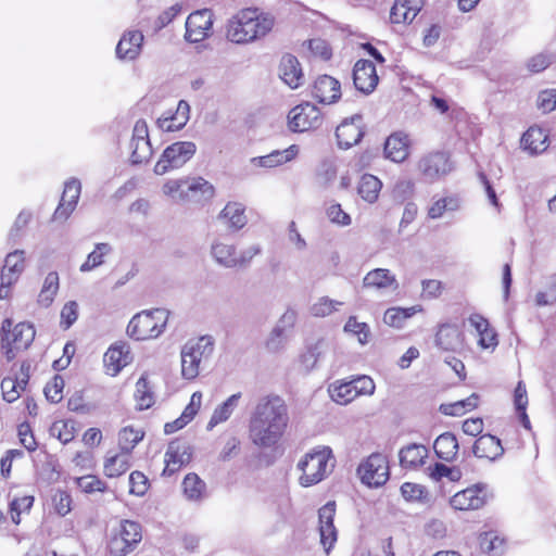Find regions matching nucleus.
I'll return each mask as SVG.
<instances>
[{
    "label": "nucleus",
    "instance_id": "obj_24",
    "mask_svg": "<svg viewBox=\"0 0 556 556\" xmlns=\"http://www.w3.org/2000/svg\"><path fill=\"white\" fill-rule=\"evenodd\" d=\"M472 453L478 458L495 460L504 454L501 440L492 434H482L473 443Z\"/></svg>",
    "mask_w": 556,
    "mask_h": 556
},
{
    "label": "nucleus",
    "instance_id": "obj_45",
    "mask_svg": "<svg viewBox=\"0 0 556 556\" xmlns=\"http://www.w3.org/2000/svg\"><path fill=\"white\" fill-rule=\"evenodd\" d=\"M479 545L483 553L491 556H500L504 552V540L493 531L481 533L479 535Z\"/></svg>",
    "mask_w": 556,
    "mask_h": 556
},
{
    "label": "nucleus",
    "instance_id": "obj_18",
    "mask_svg": "<svg viewBox=\"0 0 556 556\" xmlns=\"http://www.w3.org/2000/svg\"><path fill=\"white\" fill-rule=\"evenodd\" d=\"M278 74L280 79L291 89H296L304 84V73L298 58L286 53L281 56Z\"/></svg>",
    "mask_w": 556,
    "mask_h": 556
},
{
    "label": "nucleus",
    "instance_id": "obj_1",
    "mask_svg": "<svg viewBox=\"0 0 556 556\" xmlns=\"http://www.w3.org/2000/svg\"><path fill=\"white\" fill-rule=\"evenodd\" d=\"M289 424L288 406L276 394L258 399L249 422V438L261 448L275 446L282 438Z\"/></svg>",
    "mask_w": 556,
    "mask_h": 556
},
{
    "label": "nucleus",
    "instance_id": "obj_61",
    "mask_svg": "<svg viewBox=\"0 0 556 556\" xmlns=\"http://www.w3.org/2000/svg\"><path fill=\"white\" fill-rule=\"evenodd\" d=\"M536 105L543 113L556 110V89H546L539 93Z\"/></svg>",
    "mask_w": 556,
    "mask_h": 556
},
{
    "label": "nucleus",
    "instance_id": "obj_20",
    "mask_svg": "<svg viewBox=\"0 0 556 556\" xmlns=\"http://www.w3.org/2000/svg\"><path fill=\"white\" fill-rule=\"evenodd\" d=\"M189 191H201L205 197H213L214 187L207 180L202 177L193 179L191 182L187 179H172L164 184L163 192L166 195L175 197L176 194L182 195L185 192V187Z\"/></svg>",
    "mask_w": 556,
    "mask_h": 556
},
{
    "label": "nucleus",
    "instance_id": "obj_4",
    "mask_svg": "<svg viewBox=\"0 0 556 556\" xmlns=\"http://www.w3.org/2000/svg\"><path fill=\"white\" fill-rule=\"evenodd\" d=\"M214 351V340L203 336L198 340L188 341L181 349V375L185 379H194L200 372V365L207 359Z\"/></svg>",
    "mask_w": 556,
    "mask_h": 556
},
{
    "label": "nucleus",
    "instance_id": "obj_30",
    "mask_svg": "<svg viewBox=\"0 0 556 556\" xmlns=\"http://www.w3.org/2000/svg\"><path fill=\"white\" fill-rule=\"evenodd\" d=\"M298 152V146L292 144L286 150H275L267 155L253 157L252 163L256 166L271 168L291 161L295 157Z\"/></svg>",
    "mask_w": 556,
    "mask_h": 556
},
{
    "label": "nucleus",
    "instance_id": "obj_47",
    "mask_svg": "<svg viewBox=\"0 0 556 556\" xmlns=\"http://www.w3.org/2000/svg\"><path fill=\"white\" fill-rule=\"evenodd\" d=\"M112 248L109 243H97L96 249L88 254L87 260L81 264L80 271H90L103 264V256L109 254Z\"/></svg>",
    "mask_w": 556,
    "mask_h": 556
},
{
    "label": "nucleus",
    "instance_id": "obj_36",
    "mask_svg": "<svg viewBox=\"0 0 556 556\" xmlns=\"http://www.w3.org/2000/svg\"><path fill=\"white\" fill-rule=\"evenodd\" d=\"M211 255L220 266L225 268H236L237 248L233 244H226L215 241L211 247Z\"/></svg>",
    "mask_w": 556,
    "mask_h": 556
},
{
    "label": "nucleus",
    "instance_id": "obj_48",
    "mask_svg": "<svg viewBox=\"0 0 556 556\" xmlns=\"http://www.w3.org/2000/svg\"><path fill=\"white\" fill-rule=\"evenodd\" d=\"M130 161L134 165L147 163L152 156V147L150 139L130 142Z\"/></svg>",
    "mask_w": 556,
    "mask_h": 556
},
{
    "label": "nucleus",
    "instance_id": "obj_19",
    "mask_svg": "<svg viewBox=\"0 0 556 556\" xmlns=\"http://www.w3.org/2000/svg\"><path fill=\"white\" fill-rule=\"evenodd\" d=\"M312 96L320 103H334L341 97V85L332 76L320 75L314 81Z\"/></svg>",
    "mask_w": 556,
    "mask_h": 556
},
{
    "label": "nucleus",
    "instance_id": "obj_59",
    "mask_svg": "<svg viewBox=\"0 0 556 556\" xmlns=\"http://www.w3.org/2000/svg\"><path fill=\"white\" fill-rule=\"evenodd\" d=\"M1 390L3 400L13 403L21 395V384L15 377H5L1 381Z\"/></svg>",
    "mask_w": 556,
    "mask_h": 556
},
{
    "label": "nucleus",
    "instance_id": "obj_16",
    "mask_svg": "<svg viewBox=\"0 0 556 556\" xmlns=\"http://www.w3.org/2000/svg\"><path fill=\"white\" fill-rule=\"evenodd\" d=\"M336 515V503L328 502L318 510L320 543L328 554L337 542V529L333 525Z\"/></svg>",
    "mask_w": 556,
    "mask_h": 556
},
{
    "label": "nucleus",
    "instance_id": "obj_63",
    "mask_svg": "<svg viewBox=\"0 0 556 556\" xmlns=\"http://www.w3.org/2000/svg\"><path fill=\"white\" fill-rule=\"evenodd\" d=\"M129 492L137 496H142L148 490V478L141 471H132L129 476Z\"/></svg>",
    "mask_w": 556,
    "mask_h": 556
},
{
    "label": "nucleus",
    "instance_id": "obj_58",
    "mask_svg": "<svg viewBox=\"0 0 556 556\" xmlns=\"http://www.w3.org/2000/svg\"><path fill=\"white\" fill-rule=\"evenodd\" d=\"M344 331L356 334L361 344H366L370 334V329L366 323H358L356 317L351 316L344 325Z\"/></svg>",
    "mask_w": 556,
    "mask_h": 556
},
{
    "label": "nucleus",
    "instance_id": "obj_51",
    "mask_svg": "<svg viewBox=\"0 0 556 556\" xmlns=\"http://www.w3.org/2000/svg\"><path fill=\"white\" fill-rule=\"evenodd\" d=\"M413 308L391 307L384 312L383 321L388 326L401 328L404 321L413 315Z\"/></svg>",
    "mask_w": 556,
    "mask_h": 556
},
{
    "label": "nucleus",
    "instance_id": "obj_46",
    "mask_svg": "<svg viewBox=\"0 0 556 556\" xmlns=\"http://www.w3.org/2000/svg\"><path fill=\"white\" fill-rule=\"evenodd\" d=\"M357 389L358 386H353V382L341 383L339 386L331 384L329 387V394L338 404H348L358 394Z\"/></svg>",
    "mask_w": 556,
    "mask_h": 556
},
{
    "label": "nucleus",
    "instance_id": "obj_38",
    "mask_svg": "<svg viewBox=\"0 0 556 556\" xmlns=\"http://www.w3.org/2000/svg\"><path fill=\"white\" fill-rule=\"evenodd\" d=\"M144 37H121L116 46V56L119 60H135L142 47Z\"/></svg>",
    "mask_w": 556,
    "mask_h": 556
},
{
    "label": "nucleus",
    "instance_id": "obj_54",
    "mask_svg": "<svg viewBox=\"0 0 556 556\" xmlns=\"http://www.w3.org/2000/svg\"><path fill=\"white\" fill-rule=\"evenodd\" d=\"M12 325L13 320L5 318L1 326V348L8 362L13 361L16 356V352L18 351L10 341V329Z\"/></svg>",
    "mask_w": 556,
    "mask_h": 556
},
{
    "label": "nucleus",
    "instance_id": "obj_60",
    "mask_svg": "<svg viewBox=\"0 0 556 556\" xmlns=\"http://www.w3.org/2000/svg\"><path fill=\"white\" fill-rule=\"evenodd\" d=\"M52 431L58 432L59 440L66 444L75 437V422L73 420L56 421L52 426Z\"/></svg>",
    "mask_w": 556,
    "mask_h": 556
},
{
    "label": "nucleus",
    "instance_id": "obj_28",
    "mask_svg": "<svg viewBox=\"0 0 556 556\" xmlns=\"http://www.w3.org/2000/svg\"><path fill=\"white\" fill-rule=\"evenodd\" d=\"M213 25V12L202 9L192 12L186 21V35H208Z\"/></svg>",
    "mask_w": 556,
    "mask_h": 556
},
{
    "label": "nucleus",
    "instance_id": "obj_62",
    "mask_svg": "<svg viewBox=\"0 0 556 556\" xmlns=\"http://www.w3.org/2000/svg\"><path fill=\"white\" fill-rule=\"evenodd\" d=\"M77 485L86 493L102 492L105 483L96 476H84L77 479Z\"/></svg>",
    "mask_w": 556,
    "mask_h": 556
},
{
    "label": "nucleus",
    "instance_id": "obj_33",
    "mask_svg": "<svg viewBox=\"0 0 556 556\" xmlns=\"http://www.w3.org/2000/svg\"><path fill=\"white\" fill-rule=\"evenodd\" d=\"M548 136L544 129L540 127H530L521 138V144L525 150H528L531 154H538L544 152L547 144Z\"/></svg>",
    "mask_w": 556,
    "mask_h": 556
},
{
    "label": "nucleus",
    "instance_id": "obj_17",
    "mask_svg": "<svg viewBox=\"0 0 556 556\" xmlns=\"http://www.w3.org/2000/svg\"><path fill=\"white\" fill-rule=\"evenodd\" d=\"M81 191V184L76 178H71L65 182L64 191L61 197L59 206L54 211V220H66L74 212Z\"/></svg>",
    "mask_w": 556,
    "mask_h": 556
},
{
    "label": "nucleus",
    "instance_id": "obj_5",
    "mask_svg": "<svg viewBox=\"0 0 556 556\" xmlns=\"http://www.w3.org/2000/svg\"><path fill=\"white\" fill-rule=\"evenodd\" d=\"M332 458L330 447H320L313 452L306 453L304 458L298 464V468L302 471L300 483L303 486H311L320 482L331 470L333 464L329 468V460Z\"/></svg>",
    "mask_w": 556,
    "mask_h": 556
},
{
    "label": "nucleus",
    "instance_id": "obj_21",
    "mask_svg": "<svg viewBox=\"0 0 556 556\" xmlns=\"http://www.w3.org/2000/svg\"><path fill=\"white\" fill-rule=\"evenodd\" d=\"M190 106L187 101L180 100L175 113L168 112L156 119L157 127L167 132L180 130L189 121Z\"/></svg>",
    "mask_w": 556,
    "mask_h": 556
},
{
    "label": "nucleus",
    "instance_id": "obj_6",
    "mask_svg": "<svg viewBox=\"0 0 556 556\" xmlns=\"http://www.w3.org/2000/svg\"><path fill=\"white\" fill-rule=\"evenodd\" d=\"M197 152V146L192 141H176L166 147L156 162L153 172L164 175L169 170L182 167Z\"/></svg>",
    "mask_w": 556,
    "mask_h": 556
},
{
    "label": "nucleus",
    "instance_id": "obj_64",
    "mask_svg": "<svg viewBox=\"0 0 556 556\" xmlns=\"http://www.w3.org/2000/svg\"><path fill=\"white\" fill-rule=\"evenodd\" d=\"M61 324L68 329L78 318V304L75 301L67 302L61 311Z\"/></svg>",
    "mask_w": 556,
    "mask_h": 556
},
{
    "label": "nucleus",
    "instance_id": "obj_13",
    "mask_svg": "<svg viewBox=\"0 0 556 556\" xmlns=\"http://www.w3.org/2000/svg\"><path fill=\"white\" fill-rule=\"evenodd\" d=\"M451 506L458 510L480 509L488 503L486 485L475 484L452 496Z\"/></svg>",
    "mask_w": 556,
    "mask_h": 556
},
{
    "label": "nucleus",
    "instance_id": "obj_53",
    "mask_svg": "<svg viewBox=\"0 0 556 556\" xmlns=\"http://www.w3.org/2000/svg\"><path fill=\"white\" fill-rule=\"evenodd\" d=\"M24 269V251L16 250L9 253L4 260V266L2 270L7 271L10 276L18 278L20 274Z\"/></svg>",
    "mask_w": 556,
    "mask_h": 556
},
{
    "label": "nucleus",
    "instance_id": "obj_57",
    "mask_svg": "<svg viewBox=\"0 0 556 556\" xmlns=\"http://www.w3.org/2000/svg\"><path fill=\"white\" fill-rule=\"evenodd\" d=\"M342 304V302L331 300L328 296H323L311 306L309 312L315 317H326L337 311L338 306Z\"/></svg>",
    "mask_w": 556,
    "mask_h": 556
},
{
    "label": "nucleus",
    "instance_id": "obj_32",
    "mask_svg": "<svg viewBox=\"0 0 556 556\" xmlns=\"http://www.w3.org/2000/svg\"><path fill=\"white\" fill-rule=\"evenodd\" d=\"M458 442L452 432H444L440 434L433 444V450L437 456L445 462H453L458 453Z\"/></svg>",
    "mask_w": 556,
    "mask_h": 556
},
{
    "label": "nucleus",
    "instance_id": "obj_41",
    "mask_svg": "<svg viewBox=\"0 0 556 556\" xmlns=\"http://www.w3.org/2000/svg\"><path fill=\"white\" fill-rule=\"evenodd\" d=\"M59 275L56 271H50L43 281V286L38 295V303L41 306L48 307L54 300L59 290Z\"/></svg>",
    "mask_w": 556,
    "mask_h": 556
},
{
    "label": "nucleus",
    "instance_id": "obj_52",
    "mask_svg": "<svg viewBox=\"0 0 556 556\" xmlns=\"http://www.w3.org/2000/svg\"><path fill=\"white\" fill-rule=\"evenodd\" d=\"M305 43L314 56L320 58L323 61H329L331 59L332 49L323 37H313L305 41Z\"/></svg>",
    "mask_w": 556,
    "mask_h": 556
},
{
    "label": "nucleus",
    "instance_id": "obj_43",
    "mask_svg": "<svg viewBox=\"0 0 556 556\" xmlns=\"http://www.w3.org/2000/svg\"><path fill=\"white\" fill-rule=\"evenodd\" d=\"M205 486V482L193 472L188 473L182 481L184 493L191 501L202 500Z\"/></svg>",
    "mask_w": 556,
    "mask_h": 556
},
{
    "label": "nucleus",
    "instance_id": "obj_27",
    "mask_svg": "<svg viewBox=\"0 0 556 556\" xmlns=\"http://www.w3.org/2000/svg\"><path fill=\"white\" fill-rule=\"evenodd\" d=\"M383 152L387 159L400 163L408 156V138L405 134L397 131L390 135L386 142Z\"/></svg>",
    "mask_w": 556,
    "mask_h": 556
},
{
    "label": "nucleus",
    "instance_id": "obj_10",
    "mask_svg": "<svg viewBox=\"0 0 556 556\" xmlns=\"http://www.w3.org/2000/svg\"><path fill=\"white\" fill-rule=\"evenodd\" d=\"M296 318L298 314L293 308H288L282 314L265 341V348L267 351L277 353L285 349L289 333L296 323Z\"/></svg>",
    "mask_w": 556,
    "mask_h": 556
},
{
    "label": "nucleus",
    "instance_id": "obj_49",
    "mask_svg": "<svg viewBox=\"0 0 556 556\" xmlns=\"http://www.w3.org/2000/svg\"><path fill=\"white\" fill-rule=\"evenodd\" d=\"M430 470V477L437 481L442 478H447L450 481L456 482L459 481L463 476L462 470L458 467H448L442 463H435Z\"/></svg>",
    "mask_w": 556,
    "mask_h": 556
},
{
    "label": "nucleus",
    "instance_id": "obj_55",
    "mask_svg": "<svg viewBox=\"0 0 556 556\" xmlns=\"http://www.w3.org/2000/svg\"><path fill=\"white\" fill-rule=\"evenodd\" d=\"M64 379L55 375L45 387L46 399L51 403H59L63 399Z\"/></svg>",
    "mask_w": 556,
    "mask_h": 556
},
{
    "label": "nucleus",
    "instance_id": "obj_29",
    "mask_svg": "<svg viewBox=\"0 0 556 556\" xmlns=\"http://www.w3.org/2000/svg\"><path fill=\"white\" fill-rule=\"evenodd\" d=\"M328 351V344L324 340H318L314 344L307 345L305 351L300 355V364L305 372L316 369L318 363L321 362Z\"/></svg>",
    "mask_w": 556,
    "mask_h": 556
},
{
    "label": "nucleus",
    "instance_id": "obj_2",
    "mask_svg": "<svg viewBox=\"0 0 556 556\" xmlns=\"http://www.w3.org/2000/svg\"><path fill=\"white\" fill-rule=\"evenodd\" d=\"M274 26V17L257 8L239 11L228 23V35H267Z\"/></svg>",
    "mask_w": 556,
    "mask_h": 556
},
{
    "label": "nucleus",
    "instance_id": "obj_44",
    "mask_svg": "<svg viewBox=\"0 0 556 556\" xmlns=\"http://www.w3.org/2000/svg\"><path fill=\"white\" fill-rule=\"evenodd\" d=\"M130 467L129 454L113 455L105 459L104 472L109 478L119 477Z\"/></svg>",
    "mask_w": 556,
    "mask_h": 556
},
{
    "label": "nucleus",
    "instance_id": "obj_22",
    "mask_svg": "<svg viewBox=\"0 0 556 556\" xmlns=\"http://www.w3.org/2000/svg\"><path fill=\"white\" fill-rule=\"evenodd\" d=\"M424 7V0H395L390 12L393 24H410Z\"/></svg>",
    "mask_w": 556,
    "mask_h": 556
},
{
    "label": "nucleus",
    "instance_id": "obj_34",
    "mask_svg": "<svg viewBox=\"0 0 556 556\" xmlns=\"http://www.w3.org/2000/svg\"><path fill=\"white\" fill-rule=\"evenodd\" d=\"M363 286L365 288L377 289L392 287L393 290H396L399 288V282L395 276L390 274L389 269L376 268L367 273L363 279Z\"/></svg>",
    "mask_w": 556,
    "mask_h": 556
},
{
    "label": "nucleus",
    "instance_id": "obj_31",
    "mask_svg": "<svg viewBox=\"0 0 556 556\" xmlns=\"http://www.w3.org/2000/svg\"><path fill=\"white\" fill-rule=\"evenodd\" d=\"M428 450L421 444L412 443L400 450V465L403 468H416L424 465Z\"/></svg>",
    "mask_w": 556,
    "mask_h": 556
},
{
    "label": "nucleus",
    "instance_id": "obj_11",
    "mask_svg": "<svg viewBox=\"0 0 556 556\" xmlns=\"http://www.w3.org/2000/svg\"><path fill=\"white\" fill-rule=\"evenodd\" d=\"M418 169L426 181L432 182L452 170V163L445 152L437 151L424 155L418 162Z\"/></svg>",
    "mask_w": 556,
    "mask_h": 556
},
{
    "label": "nucleus",
    "instance_id": "obj_15",
    "mask_svg": "<svg viewBox=\"0 0 556 556\" xmlns=\"http://www.w3.org/2000/svg\"><path fill=\"white\" fill-rule=\"evenodd\" d=\"M379 83L375 64L369 60L361 59L353 67V84L355 88L364 93L370 94Z\"/></svg>",
    "mask_w": 556,
    "mask_h": 556
},
{
    "label": "nucleus",
    "instance_id": "obj_14",
    "mask_svg": "<svg viewBox=\"0 0 556 556\" xmlns=\"http://www.w3.org/2000/svg\"><path fill=\"white\" fill-rule=\"evenodd\" d=\"M191 457V447L187 442L178 439L170 441L165 453V468L163 470V476L174 475L182 466L189 464Z\"/></svg>",
    "mask_w": 556,
    "mask_h": 556
},
{
    "label": "nucleus",
    "instance_id": "obj_35",
    "mask_svg": "<svg viewBox=\"0 0 556 556\" xmlns=\"http://www.w3.org/2000/svg\"><path fill=\"white\" fill-rule=\"evenodd\" d=\"M36 331L31 324L20 323L12 325L10 329V341L16 350L27 349L35 339Z\"/></svg>",
    "mask_w": 556,
    "mask_h": 556
},
{
    "label": "nucleus",
    "instance_id": "obj_9",
    "mask_svg": "<svg viewBox=\"0 0 556 556\" xmlns=\"http://www.w3.org/2000/svg\"><path fill=\"white\" fill-rule=\"evenodd\" d=\"M357 473L362 482L370 488L383 485L389 479L387 457L380 453H372L358 466Z\"/></svg>",
    "mask_w": 556,
    "mask_h": 556
},
{
    "label": "nucleus",
    "instance_id": "obj_12",
    "mask_svg": "<svg viewBox=\"0 0 556 556\" xmlns=\"http://www.w3.org/2000/svg\"><path fill=\"white\" fill-rule=\"evenodd\" d=\"M365 134V125L362 114H354L345 118L336 129V137L341 149H350L357 144Z\"/></svg>",
    "mask_w": 556,
    "mask_h": 556
},
{
    "label": "nucleus",
    "instance_id": "obj_23",
    "mask_svg": "<svg viewBox=\"0 0 556 556\" xmlns=\"http://www.w3.org/2000/svg\"><path fill=\"white\" fill-rule=\"evenodd\" d=\"M217 218L225 223L232 232L241 230L248 224L245 206L239 202H228Z\"/></svg>",
    "mask_w": 556,
    "mask_h": 556
},
{
    "label": "nucleus",
    "instance_id": "obj_56",
    "mask_svg": "<svg viewBox=\"0 0 556 556\" xmlns=\"http://www.w3.org/2000/svg\"><path fill=\"white\" fill-rule=\"evenodd\" d=\"M401 493L408 502H425L428 497V491L424 485L412 482L403 483Z\"/></svg>",
    "mask_w": 556,
    "mask_h": 556
},
{
    "label": "nucleus",
    "instance_id": "obj_3",
    "mask_svg": "<svg viewBox=\"0 0 556 556\" xmlns=\"http://www.w3.org/2000/svg\"><path fill=\"white\" fill-rule=\"evenodd\" d=\"M168 312L163 308L142 311L136 314L127 326V334L135 340L157 338L163 333Z\"/></svg>",
    "mask_w": 556,
    "mask_h": 556
},
{
    "label": "nucleus",
    "instance_id": "obj_42",
    "mask_svg": "<svg viewBox=\"0 0 556 556\" xmlns=\"http://www.w3.org/2000/svg\"><path fill=\"white\" fill-rule=\"evenodd\" d=\"M144 432L131 426L123 428L118 433V444L123 453L130 454L143 439Z\"/></svg>",
    "mask_w": 556,
    "mask_h": 556
},
{
    "label": "nucleus",
    "instance_id": "obj_50",
    "mask_svg": "<svg viewBox=\"0 0 556 556\" xmlns=\"http://www.w3.org/2000/svg\"><path fill=\"white\" fill-rule=\"evenodd\" d=\"M34 504V496L24 495L15 497L10 502L11 519L15 525L21 522V514L28 513Z\"/></svg>",
    "mask_w": 556,
    "mask_h": 556
},
{
    "label": "nucleus",
    "instance_id": "obj_39",
    "mask_svg": "<svg viewBox=\"0 0 556 556\" xmlns=\"http://www.w3.org/2000/svg\"><path fill=\"white\" fill-rule=\"evenodd\" d=\"M381 187L382 184L376 176L365 174L361 178L357 190L362 199L368 203H374L378 199Z\"/></svg>",
    "mask_w": 556,
    "mask_h": 556
},
{
    "label": "nucleus",
    "instance_id": "obj_8",
    "mask_svg": "<svg viewBox=\"0 0 556 556\" xmlns=\"http://www.w3.org/2000/svg\"><path fill=\"white\" fill-rule=\"evenodd\" d=\"M321 124V112L311 102L295 105L288 113V128L292 132H304L311 129H317Z\"/></svg>",
    "mask_w": 556,
    "mask_h": 556
},
{
    "label": "nucleus",
    "instance_id": "obj_26",
    "mask_svg": "<svg viewBox=\"0 0 556 556\" xmlns=\"http://www.w3.org/2000/svg\"><path fill=\"white\" fill-rule=\"evenodd\" d=\"M130 361V351L125 343L112 345L103 357L108 370L113 376L117 375Z\"/></svg>",
    "mask_w": 556,
    "mask_h": 556
},
{
    "label": "nucleus",
    "instance_id": "obj_37",
    "mask_svg": "<svg viewBox=\"0 0 556 556\" xmlns=\"http://www.w3.org/2000/svg\"><path fill=\"white\" fill-rule=\"evenodd\" d=\"M241 396V392L235 393L230 395L226 401H224L220 405H218L213 412V415L207 424V429L211 430L218 424L228 420L229 417L232 415L235 408L238 406Z\"/></svg>",
    "mask_w": 556,
    "mask_h": 556
},
{
    "label": "nucleus",
    "instance_id": "obj_7",
    "mask_svg": "<svg viewBox=\"0 0 556 556\" xmlns=\"http://www.w3.org/2000/svg\"><path fill=\"white\" fill-rule=\"evenodd\" d=\"M141 539L140 525L136 521L123 520L118 532L114 533L108 543L109 552L113 556H127Z\"/></svg>",
    "mask_w": 556,
    "mask_h": 556
},
{
    "label": "nucleus",
    "instance_id": "obj_40",
    "mask_svg": "<svg viewBox=\"0 0 556 556\" xmlns=\"http://www.w3.org/2000/svg\"><path fill=\"white\" fill-rule=\"evenodd\" d=\"M135 400L139 410L148 409L154 404V393L149 384L147 374H143L136 383Z\"/></svg>",
    "mask_w": 556,
    "mask_h": 556
},
{
    "label": "nucleus",
    "instance_id": "obj_25",
    "mask_svg": "<svg viewBox=\"0 0 556 556\" xmlns=\"http://www.w3.org/2000/svg\"><path fill=\"white\" fill-rule=\"evenodd\" d=\"M434 342L443 351L455 352L463 346V334L457 326L443 324L439 327Z\"/></svg>",
    "mask_w": 556,
    "mask_h": 556
}]
</instances>
